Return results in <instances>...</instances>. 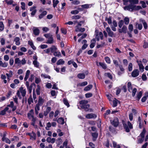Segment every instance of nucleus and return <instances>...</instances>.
<instances>
[{
  "label": "nucleus",
  "mask_w": 148,
  "mask_h": 148,
  "mask_svg": "<svg viewBox=\"0 0 148 148\" xmlns=\"http://www.w3.org/2000/svg\"><path fill=\"white\" fill-rule=\"evenodd\" d=\"M20 93H21V95L22 97H24L25 96L26 91L25 88H24L23 87H21L19 88V90H18L17 92L16 95L18 97H19L20 98H21Z\"/></svg>",
  "instance_id": "f257e3e1"
},
{
  "label": "nucleus",
  "mask_w": 148,
  "mask_h": 148,
  "mask_svg": "<svg viewBox=\"0 0 148 148\" xmlns=\"http://www.w3.org/2000/svg\"><path fill=\"white\" fill-rule=\"evenodd\" d=\"M44 36L48 39L46 43L47 44H51L54 42L53 38V36L50 34H45L44 35Z\"/></svg>",
  "instance_id": "f03ea898"
},
{
  "label": "nucleus",
  "mask_w": 148,
  "mask_h": 148,
  "mask_svg": "<svg viewBox=\"0 0 148 148\" xmlns=\"http://www.w3.org/2000/svg\"><path fill=\"white\" fill-rule=\"evenodd\" d=\"M123 125L126 132H127L130 131V129H131L133 128L132 125L129 121L127 122V125L126 124H123Z\"/></svg>",
  "instance_id": "7ed1b4c3"
},
{
  "label": "nucleus",
  "mask_w": 148,
  "mask_h": 148,
  "mask_svg": "<svg viewBox=\"0 0 148 148\" xmlns=\"http://www.w3.org/2000/svg\"><path fill=\"white\" fill-rule=\"evenodd\" d=\"M134 5L131 4L129 5L124 7L123 8L125 10H128L131 12H133L134 10Z\"/></svg>",
  "instance_id": "20e7f679"
},
{
  "label": "nucleus",
  "mask_w": 148,
  "mask_h": 148,
  "mask_svg": "<svg viewBox=\"0 0 148 148\" xmlns=\"http://www.w3.org/2000/svg\"><path fill=\"white\" fill-rule=\"evenodd\" d=\"M106 31L108 33V35L109 36L112 37L114 36L113 32L111 30L110 27H107L106 28Z\"/></svg>",
  "instance_id": "39448f33"
},
{
  "label": "nucleus",
  "mask_w": 148,
  "mask_h": 148,
  "mask_svg": "<svg viewBox=\"0 0 148 148\" xmlns=\"http://www.w3.org/2000/svg\"><path fill=\"white\" fill-rule=\"evenodd\" d=\"M85 117L88 119H95L97 117V116L94 114L91 113L87 114Z\"/></svg>",
  "instance_id": "423d86ee"
},
{
  "label": "nucleus",
  "mask_w": 148,
  "mask_h": 148,
  "mask_svg": "<svg viewBox=\"0 0 148 148\" xmlns=\"http://www.w3.org/2000/svg\"><path fill=\"white\" fill-rule=\"evenodd\" d=\"M127 30V27L125 25L123 26L122 29H119L118 31L120 33H126V31Z\"/></svg>",
  "instance_id": "0eeeda50"
},
{
  "label": "nucleus",
  "mask_w": 148,
  "mask_h": 148,
  "mask_svg": "<svg viewBox=\"0 0 148 148\" xmlns=\"http://www.w3.org/2000/svg\"><path fill=\"white\" fill-rule=\"evenodd\" d=\"M139 74V71L138 69H135L132 73V76L134 77H136L138 76Z\"/></svg>",
  "instance_id": "6e6552de"
},
{
  "label": "nucleus",
  "mask_w": 148,
  "mask_h": 148,
  "mask_svg": "<svg viewBox=\"0 0 148 148\" xmlns=\"http://www.w3.org/2000/svg\"><path fill=\"white\" fill-rule=\"evenodd\" d=\"M34 111L33 109H31L27 114V117L29 119H30L34 117Z\"/></svg>",
  "instance_id": "1a4fd4ad"
},
{
  "label": "nucleus",
  "mask_w": 148,
  "mask_h": 148,
  "mask_svg": "<svg viewBox=\"0 0 148 148\" xmlns=\"http://www.w3.org/2000/svg\"><path fill=\"white\" fill-rule=\"evenodd\" d=\"M32 30L35 35L38 36L39 35L40 33V30L38 28L34 27L32 29Z\"/></svg>",
  "instance_id": "9d476101"
},
{
  "label": "nucleus",
  "mask_w": 148,
  "mask_h": 148,
  "mask_svg": "<svg viewBox=\"0 0 148 148\" xmlns=\"http://www.w3.org/2000/svg\"><path fill=\"white\" fill-rule=\"evenodd\" d=\"M7 106L12 108V111H14L16 109V106H14V103L12 101H11L10 104L8 105Z\"/></svg>",
  "instance_id": "9b49d317"
},
{
  "label": "nucleus",
  "mask_w": 148,
  "mask_h": 148,
  "mask_svg": "<svg viewBox=\"0 0 148 148\" xmlns=\"http://www.w3.org/2000/svg\"><path fill=\"white\" fill-rule=\"evenodd\" d=\"M137 62L138 63L140 70L141 72H143L144 71V68L143 64H142L141 62V61L138 62L137 61Z\"/></svg>",
  "instance_id": "f8f14e48"
},
{
  "label": "nucleus",
  "mask_w": 148,
  "mask_h": 148,
  "mask_svg": "<svg viewBox=\"0 0 148 148\" xmlns=\"http://www.w3.org/2000/svg\"><path fill=\"white\" fill-rule=\"evenodd\" d=\"M90 105L89 104L82 105L81 106V107L82 109H84L86 111H89V108L90 107Z\"/></svg>",
  "instance_id": "ddd939ff"
},
{
  "label": "nucleus",
  "mask_w": 148,
  "mask_h": 148,
  "mask_svg": "<svg viewBox=\"0 0 148 148\" xmlns=\"http://www.w3.org/2000/svg\"><path fill=\"white\" fill-rule=\"evenodd\" d=\"M140 21L143 23V27L145 29H146L147 28V25L146 22L142 18L140 19Z\"/></svg>",
  "instance_id": "4468645a"
},
{
  "label": "nucleus",
  "mask_w": 148,
  "mask_h": 148,
  "mask_svg": "<svg viewBox=\"0 0 148 148\" xmlns=\"http://www.w3.org/2000/svg\"><path fill=\"white\" fill-rule=\"evenodd\" d=\"M112 124L115 127H117L118 125L119 122L117 119H114L112 122Z\"/></svg>",
  "instance_id": "2eb2a0df"
},
{
  "label": "nucleus",
  "mask_w": 148,
  "mask_h": 148,
  "mask_svg": "<svg viewBox=\"0 0 148 148\" xmlns=\"http://www.w3.org/2000/svg\"><path fill=\"white\" fill-rule=\"evenodd\" d=\"M47 14V12L46 11H43L39 16L38 18L39 19H41Z\"/></svg>",
  "instance_id": "dca6fc26"
},
{
  "label": "nucleus",
  "mask_w": 148,
  "mask_h": 148,
  "mask_svg": "<svg viewBox=\"0 0 148 148\" xmlns=\"http://www.w3.org/2000/svg\"><path fill=\"white\" fill-rule=\"evenodd\" d=\"M57 122L60 124L63 125L64 123V119L62 117H60L57 120Z\"/></svg>",
  "instance_id": "f3484780"
},
{
  "label": "nucleus",
  "mask_w": 148,
  "mask_h": 148,
  "mask_svg": "<svg viewBox=\"0 0 148 148\" xmlns=\"http://www.w3.org/2000/svg\"><path fill=\"white\" fill-rule=\"evenodd\" d=\"M44 100L41 97H40L38 100V102L37 103V104L40 105V106H41L43 104V103L44 102Z\"/></svg>",
  "instance_id": "a211bd4d"
},
{
  "label": "nucleus",
  "mask_w": 148,
  "mask_h": 148,
  "mask_svg": "<svg viewBox=\"0 0 148 148\" xmlns=\"http://www.w3.org/2000/svg\"><path fill=\"white\" fill-rule=\"evenodd\" d=\"M91 43L90 45V48H92L94 47L95 45V44L96 42L95 40V39H93L91 40Z\"/></svg>",
  "instance_id": "6ab92c4d"
},
{
  "label": "nucleus",
  "mask_w": 148,
  "mask_h": 148,
  "mask_svg": "<svg viewBox=\"0 0 148 148\" xmlns=\"http://www.w3.org/2000/svg\"><path fill=\"white\" fill-rule=\"evenodd\" d=\"M8 65V63L5 62L3 63V62L0 60V66L2 67H3L5 68L7 67Z\"/></svg>",
  "instance_id": "aec40b11"
},
{
  "label": "nucleus",
  "mask_w": 148,
  "mask_h": 148,
  "mask_svg": "<svg viewBox=\"0 0 148 148\" xmlns=\"http://www.w3.org/2000/svg\"><path fill=\"white\" fill-rule=\"evenodd\" d=\"M14 41L15 42V44L17 45H20V38L18 37H16L14 40Z\"/></svg>",
  "instance_id": "412c9836"
},
{
  "label": "nucleus",
  "mask_w": 148,
  "mask_h": 148,
  "mask_svg": "<svg viewBox=\"0 0 148 148\" xmlns=\"http://www.w3.org/2000/svg\"><path fill=\"white\" fill-rule=\"evenodd\" d=\"M9 110V108L8 107H6L5 108L2 110L1 112H0L1 115H4L6 114V112Z\"/></svg>",
  "instance_id": "4be33fe9"
},
{
  "label": "nucleus",
  "mask_w": 148,
  "mask_h": 148,
  "mask_svg": "<svg viewBox=\"0 0 148 148\" xmlns=\"http://www.w3.org/2000/svg\"><path fill=\"white\" fill-rule=\"evenodd\" d=\"M92 87V84L88 85L84 89V91H88L90 90Z\"/></svg>",
  "instance_id": "5701e85b"
},
{
  "label": "nucleus",
  "mask_w": 148,
  "mask_h": 148,
  "mask_svg": "<svg viewBox=\"0 0 148 148\" xmlns=\"http://www.w3.org/2000/svg\"><path fill=\"white\" fill-rule=\"evenodd\" d=\"M77 77L80 79H84L85 78V76L84 73H79L77 75Z\"/></svg>",
  "instance_id": "b1692460"
},
{
  "label": "nucleus",
  "mask_w": 148,
  "mask_h": 148,
  "mask_svg": "<svg viewBox=\"0 0 148 148\" xmlns=\"http://www.w3.org/2000/svg\"><path fill=\"white\" fill-rule=\"evenodd\" d=\"M15 64H17L18 66L21 64V61L19 58H17L15 60Z\"/></svg>",
  "instance_id": "393cba45"
},
{
  "label": "nucleus",
  "mask_w": 148,
  "mask_h": 148,
  "mask_svg": "<svg viewBox=\"0 0 148 148\" xmlns=\"http://www.w3.org/2000/svg\"><path fill=\"white\" fill-rule=\"evenodd\" d=\"M127 88L129 92H130L132 90V87L131 83L130 82H129L127 83Z\"/></svg>",
  "instance_id": "a878e982"
},
{
  "label": "nucleus",
  "mask_w": 148,
  "mask_h": 148,
  "mask_svg": "<svg viewBox=\"0 0 148 148\" xmlns=\"http://www.w3.org/2000/svg\"><path fill=\"white\" fill-rule=\"evenodd\" d=\"M92 136L93 137V140L95 141L96 140V139L98 137V134L96 133H92Z\"/></svg>",
  "instance_id": "bb28decb"
},
{
  "label": "nucleus",
  "mask_w": 148,
  "mask_h": 148,
  "mask_svg": "<svg viewBox=\"0 0 148 148\" xmlns=\"http://www.w3.org/2000/svg\"><path fill=\"white\" fill-rule=\"evenodd\" d=\"M2 140L3 141H5V143L9 144H10L11 143L10 140L7 138L2 137Z\"/></svg>",
  "instance_id": "cd10ccee"
},
{
  "label": "nucleus",
  "mask_w": 148,
  "mask_h": 148,
  "mask_svg": "<svg viewBox=\"0 0 148 148\" xmlns=\"http://www.w3.org/2000/svg\"><path fill=\"white\" fill-rule=\"evenodd\" d=\"M138 142L137 143L138 144L139 143H142V142H143L144 140V138L140 137L139 136H138Z\"/></svg>",
  "instance_id": "c85d7f7f"
},
{
  "label": "nucleus",
  "mask_w": 148,
  "mask_h": 148,
  "mask_svg": "<svg viewBox=\"0 0 148 148\" xmlns=\"http://www.w3.org/2000/svg\"><path fill=\"white\" fill-rule=\"evenodd\" d=\"M123 22L125 23V24L127 25L129 24L130 22V20L128 17H126L123 20Z\"/></svg>",
  "instance_id": "c756f323"
},
{
  "label": "nucleus",
  "mask_w": 148,
  "mask_h": 148,
  "mask_svg": "<svg viewBox=\"0 0 148 148\" xmlns=\"http://www.w3.org/2000/svg\"><path fill=\"white\" fill-rule=\"evenodd\" d=\"M30 73V71L29 70H28L27 71L26 75L25 76V77L24 78V80L25 81H26L27 79L29 77V74Z\"/></svg>",
  "instance_id": "7c9ffc66"
},
{
  "label": "nucleus",
  "mask_w": 148,
  "mask_h": 148,
  "mask_svg": "<svg viewBox=\"0 0 148 148\" xmlns=\"http://www.w3.org/2000/svg\"><path fill=\"white\" fill-rule=\"evenodd\" d=\"M31 139H32V138L34 140H35L36 139V134L33 132H32L31 133V134L30 136Z\"/></svg>",
  "instance_id": "2f4dec72"
},
{
  "label": "nucleus",
  "mask_w": 148,
  "mask_h": 148,
  "mask_svg": "<svg viewBox=\"0 0 148 148\" xmlns=\"http://www.w3.org/2000/svg\"><path fill=\"white\" fill-rule=\"evenodd\" d=\"M146 133V130L144 128L143 130V131L141 133L139 136L143 138H145V135Z\"/></svg>",
  "instance_id": "473e14b6"
},
{
  "label": "nucleus",
  "mask_w": 148,
  "mask_h": 148,
  "mask_svg": "<svg viewBox=\"0 0 148 148\" xmlns=\"http://www.w3.org/2000/svg\"><path fill=\"white\" fill-rule=\"evenodd\" d=\"M65 62L62 59H60L57 62V64L58 65L60 64H63Z\"/></svg>",
  "instance_id": "72a5a7b5"
},
{
  "label": "nucleus",
  "mask_w": 148,
  "mask_h": 148,
  "mask_svg": "<svg viewBox=\"0 0 148 148\" xmlns=\"http://www.w3.org/2000/svg\"><path fill=\"white\" fill-rule=\"evenodd\" d=\"M63 101L64 104L67 107H69L70 105L67 99L65 98H64L63 99Z\"/></svg>",
  "instance_id": "f704fd0d"
},
{
  "label": "nucleus",
  "mask_w": 148,
  "mask_h": 148,
  "mask_svg": "<svg viewBox=\"0 0 148 148\" xmlns=\"http://www.w3.org/2000/svg\"><path fill=\"white\" fill-rule=\"evenodd\" d=\"M51 51L52 53L54 52L57 50V48L54 45L52 46L50 48Z\"/></svg>",
  "instance_id": "c9c22d12"
},
{
  "label": "nucleus",
  "mask_w": 148,
  "mask_h": 148,
  "mask_svg": "<svg viewBox=\"0 0 148 148\" xmlns=\"http://www.w3.org/2000/svg\"><path fill=\"white\" fill-rule=\"evenodd\" d=\"M129 2L131 4H137L138 3V0H130Z\"/></svg>",
  "instance_id": "e433bc0d"
},
{
  "label": "nucleus",
  "mask_w": 148,
  "mask_h": 148,
  "mask_svg": "<svg viewBox=\"0 0 148 148\" xmlns=\"http://www.w3.org/2000/svg\"><path fill=\"white\" fill-rule=\"evenodd\" d=\"M88 84V83L86 81H85L83 82H82L80 84H78L77 85V86H84L86 85H87Z\"/></svg>",
  "instance_id": "4c0bfd02"
},
{
  "label": "nucleus",
  "mask_w": 148,
  "mask_h": 148,
  "mask_svg": "<svg viewBox=\"0 0 148 148\" xmlns=\"http://www.w3.org/2000/svg\"><path fill=\"white\" fill-rule=\"evenodd\" d=\"M99 65L100 66H101L104 69H106L107 68V66L106 65L105 63L100 62L99 63Z\"/></svg>",
  "instance_id": "58836bf2"
},
{
  "label": "nucleus",
  "mask_w": 148,
  "mask_h": 148,
  "mask_svg": "<svg viewBox=\"0 0 148 148\" xmlns=\"http://www.w3.org/2000/svg\"><path fill=\"white\" fill-rule=\"evenodd\" d=\"M33 64L35 67L37 68H38L39 67V63L37 61H33Z\"/></svg>",
  "instance_id": "ea45409f"
},
{
  "label": "nucleus",
  "mask_w": 148,
  "mask_h": 148,
  "mask_svg": "<svg viewBox=\"0 0 148 148\" xmlns=\"http://www.w3.org/2000/svg\"><path fill=\"white\" fill-rule=\"evenodd\" d=\"M88 102V101L86 100H82L79 102L80 104L84 105L86 104Z\"/></svg>",
  "instance_id": "a19ab883"
},
{
  "label": "nucleus",
  "mask_w": 148,
  "mask_h": 148,
  "mask_svg": "<svg viewBox=\"0 0 148 148\" xmlns=\"http://www.w3.org/2000/svg\"><path fill=\"white\" fill-rule=\"evenodd\" d=\"M13 72L12 71L10 70L9 71V74L8 73H6V75L8 77V78L9 77H11L12 76V74Z\"/></svg>",
  "instance_id": "79ce46f5"
},
{
  "label": "nucleus",
  "mask_w": 148,
  "mask_h": 148,
  "mask_svg": "<svg viewBox=\"0 0 148 148\" xmlns=\"http://www.w3.org/2000/svg\"><path fill=\"white\" fill-rule=\"evenodd\" d=\"M123 25V21L121 20H120L118 23V26L120 28H121Z\"/></svg>",
  "instance_id": "37998d69"
},
{
  "label": "nucleus",
  "mask_w": 148,
  "mask_h": 148,
  "mask_svg": "<svg viewBox=\"0 0 148 148\" xmlns=\"http://www.w3.org/2000/svg\"><path fill=\"white\" fill-rule=\"evenodd\" d=\"M118 101V100L115 98V100H113V105H112V106L113 107H115L117 106Z\"/></svg>",
  "instance_id": "c03bdc74"
},
{
  "label": "nucleus",
  "mask_w": 148,
  "mask_h": 148,
  "mask_svg": "<svg viewBox=\"0 0 148 148\" xmlns=\"http://www.w3.org/2000/svg\"><path fill=\"white\" fill-rule=\"evenodd\" d=\"M53 55L59 57L61 55V54L60 52L56 51L54 52Z\"/></svg>",
  "instance_id": "a18cd8bd"
},
{
  "label": "nucleus",
  "mask_w": 148,
  "mask_h": 148,
  "mask_svg": "<svg viewBox=\"0 0 148 148\" xmlns=\"http://www.w3.org/2000/svg\"><path fill=\"white\" fill-rule=\"evenodd\" d=\"M136 26H138V28L139 30H141L143 27L142 25L141 24H138L137 23H136Z\"/></svg>",
  "instance_id": "49530a36"
},
{
  "label": "nucleus",
  "mask_w": 148,
  "mask_h": 148,
  "mask_svg": "<svg viewBox=\"0 0 148 148\" xmlns=\"http://www.w3.org/2000/svg\"><path fill=\"white\" fill-rule=\"evenodd\" d=\"M4 28V25L2 22L0 21V31L3 30Z\"/></svg>",
  "instance_id": "de8ad7c7"
},
{
  "label": "nucleus",
  "mask_w": 148,
  "mask_h": 148,
  "mask_svg": "<svg viewBox=\"0 0 148 148\" xmlns=\"http://www.w3.org/2000/svg\"><path fill=\"white\" fill-rule=\"evenodd\" d=\"M104 75L106 76H107L110 79H112V77L111 74L110 73H105L104 74Z\"/></svg>",
  "instance_id": "09e8293b"
},
{
  "label": "nucleus",
  "mask_w": 148,
  "mask_h": 148,
  "mask_svg": "<svg viewBox=\"0 0 148 148\" xmlns=\"http://www.w3.org/2000/svg\"><path fill=\"white\" fill-rule=\"evenodd\" d=\"M62 139L59 138L57 140L56 143L58 145H60L62 143Z\"/></svg>",
  "instance_id": "8fccbe9b"
},
{
  "label": "nucleus",
  "mask_w": 148,
  "mask_h": 148,
  "mask_svg": "<svg viewBox=\"0 0 148 148\" xmlns=\"http://www.w3.org/2000/svg\"><path fill=\"white\" fill-rule=\"evenodd\" d=\"M142 93L141 91H140L138 94L137 97L138 98V100L139 101L142 97Z\"/></svg>",
  "instance_id": "3c124183"
},
{
  "label": "nucleus",
  "mask_w": 148,
  "mask_h": 148,
  "mask_svg": "<svg viewBox=\"0 0 148 148\" xmlns=\"http://www.w3.org/2000/svg\"><path fill=\"white\" fill-rule=\"evenodd\" d=\"M81 16L78 15L73 16L72 17V18L74 19H78L81 18Z\"/></svg>",
  "instance_id": "603ef678"
},
{
  "label": "nucleus",
  "mask_w": 148,
  "mask_h": 148,
  "mask_svg": "<svg viewBox=\"0 0 148 148\" xmlns=\"http://www.w3.org/2000/svg\"><path fill=\"white\" fill-rule=\"evenodd\" d=\"M128 69L129 71H131L132 70V64L131 63L129 64Z\"/></svg>",
  "instance_id": "864d4df0"
},
{
  "label": "nucleus",
  "mask_w": 148,
  "mask_h": 148,
  "mask_svg": "<svg viewBox=\"0 0 148 148\" xmlns=\"http://www.w3.org/2000/svg\"><path fill=\"white\" fill-rule=\"evenodd\" d=\"M105 60L106 62L110 64V60L109 58L108 57H106L105 58Z\"/></svg>",
  "instance_id": "5fc2aeb1"
},
{
  "label": "nucleus",
  "mask_w": 148,
  "mask_h": 148,
  "mask_svg": "<svg viewBox=\"0 0 148 148\" xmlns=\"http://www.w3.org/2000/svg\"><path fill=\"white\" fill-rule=\"evenodd\" d=\"M134 10H140L142 9V8L140 6H136L135 5H134Z\"/></svg>",
  "instance_id": "6e6d98bb"
},
{
  "label": "nucleus",
  "mask_w": 148,
  "mask_h": 148,
  "mask_svg": "<svg viewBox=\"0 0 148 148\" xmlns=\"http://www.w3.org/2000/svg\"><path fill=\"white\" fill-rule=\"evenodd\" d=\"M21 8L22 10H25V4L23 2L21 3Z\"/></svg>",
  "instance_id": "4d7b16f0"
},
{
  "label": "nucleus",
  "mask_w": 148,
  "mask_h": 148,
  "mask_svg": "<svg viewBox=\"0 0 148 148\" xmlns=\"http://www.w3.org/2000/svg\"><path fill=\"white\" fill-rule=\"evenodd\" d=\"M105 42H101L100 45H97V48L101 47H103L105 45Z\"/></svg>",
  "instance_id": "13d9d810"
},
{
  "label": "nucleus",
  "mask_w": 148,
  "mask_h": 148,
  "mask_svg": "<svg viewBox=\"0 0 148 148\" xmlns=\"http://www.w3.org/2000/svg\"><path fill=\"white\" fill-rule=\"evenodd\" d=\"M51 123L49 122H48L47 125V127H46V129L47 130H49V128L51 127Z\"/></svg>",
  "instance_id": "bf43d9fd"
},
{
  "label": "nucleus",
  "mask_w": 148,
  "mask_h": 148,
  "mask_svg": "<svg viewBox=\"0 0 148 148\" xmlns=\"http://www.w3.org/2000/svg\"><path fill=\"white\" fill-rule=\"evenodd\" d=\"M106 20L107 21L108 23L109 24H111L112 23V18L111 17H110L108 18H107Z\"/></svg>",
  "instance_id": "052dcab7"
},
{
  "label": "nucleus",
  "mask_w": 148,
  "mask_h": 148,
  "mask_svg": "<svg viewBox=\"0 0 148 148\" xmlns=\"http://www.w3.org/2000/svg\"><path fill=\"white\" fill-rule=\"evenodd\" d=\"M137 92V89L136 88H134L132 91V95L133 97H134Z\"/></svg>",
  "instance_id": "680f3d73"
},
{
  "label": "nucleus",
  "mask_w": 148,
  "mask_h": 148,
  "mask_svg": "<svg viewBox=\"0 0 148 148\" xmlns=\"http://www.w3.org/2000/svg\"><path fill=\"white\" fill-rule=\"evenodd\" d=\"M128 29L130 32H131L133 30V25L132 24H130L128 27Z\"/></svg>",
  "instance_id": "e2e57ef3"
},
{
  "label": "nucleus",
  "mask_w": 148,
  "mask_h": 148,
  "mask_svg": "<svg viewBox=\"0 0 148 148\" xmlns=\"http://www.w3.org/2000/svg\"><path fill=\"white\" fill-rule=\"evenodd\" d=\"M33 102V99L32 97H30L28 100V103L29 105H30L31 104V103Z\"/></svg>",
  "instance_id": "0e129e2a"
},
{
  "label": "nucleus",
  "mask_w": 148,
  "mask_h": 148,
  "mask_svg": "<svg viewBox=\"0 0 148 148\" xmlns=\"http://www.w3.org/2000/svg\"><path fill=\"white\" fill-rule=\"evenodd\" d=\"M59 1L58 0H56L55 1H53V6L54 8H55L59 3Z\"/></svg>",
  "instance_id": "69168bd1"
},
{
  "label": "nucleus",
  "mask_w": 148,
  "mask_h": 148,
  "mask_svg": "<svg viewBox=\"0 0 148 148\" xmlns=\"http://www.w3.org/2000/svg\"><path fill=\"white\" fill-rule=\"evenodd\" d=\"M5 1L8 5H11L13 2V1L12 0H10L9 1H8V0H5Z\"/></svg>",
  "instance_id": "338daca9"
},
{
  "label": "nucleus",
  "mask_w": 148,
  "mask_h": 148,
  "mask_svg": "<svg viewBox=\"0 0 148 148\" xmlns=\"http://www.w3.org/2000/svg\"><path fill=\"white\" fill-rule=\"evenodd\" d=\"M85 95L86 97L89 98L91 97L92 95V93H86Z\"/></svg>",
  "instance_id": "774afa93"
}]
</instances>
